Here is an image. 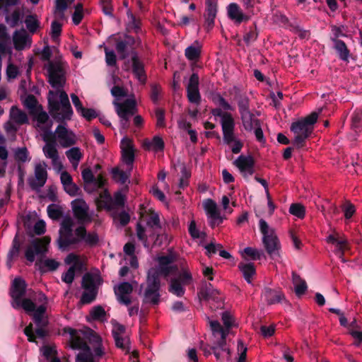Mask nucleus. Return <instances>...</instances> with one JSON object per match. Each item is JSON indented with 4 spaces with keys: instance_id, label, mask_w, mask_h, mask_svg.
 Returning a JSON list of instances; mask_svg holds the SVG:
<instances>
[{
    "instance_id": "6ab92c4d",
    "label": "nucleus",
    "mask_w": 362,
    "mask_h": 362,
    "mask_svg": "<svg viewBox=\"0 0 362 362\" xmlns=\"http://www.w3.org/2000/svg\"><path fill=\"white\" fill-rule=\"evenodd\" d=\"M49 138L51 142H47V144L43 147V152L45 156L52 159V163L56 165L59 160V153L56 148V144L54 135L50 133Z\"/></svg>"
},
{
    "instance_id": "ddd939ff",
    "label": "nucleus",
    "mask_w": 362,
    "mask_h": 362,
    "mask_svg": "<svg viewBox=\"0 0 362 362\" xmlns=\"http://www.w3.org/2000/svg\"><path fill=\"white\" fill-rule=\"evenodd\" d=\"M122 157L124 163L131 169L135 160V153L131 141L124 138L121 141Z\"/></svg>"
},
{
    "instance_id": "f8f14e48",
    "label": "nucleus",
    "mask_w": 362,
    "mask_h": 362,
    "mask_svg": "<svg viewBox=\"0 0 362 362\" xmlns=\"http://www.w3.org/2000/svg\"><path fill=\"white\" fill-rule=\"evenodd\" d=\"M71 208L75 218L80 223L90 221L88 214V206L83 199H76L73 200Z\"/></svg>"
},
{
    "instance_id": "603ef678",
    "label": "nucleus",
    "mask_w": 362,
    "mask_h": 362,
    "mask_svg": "<svg viewBox=\"0 0 362 362\" xmlns=\"http://www.w3.org/2000/svg\"><path fill=\"white\" fill-rule=\"evenodd\" d=\"M176 279H179L180 282L182 283L184 286L190 284L192 281V276L189 269L180 271L178 277Z\"/></svg>"
},
{
    "instance_id": "5fc2aeb1",
    "label": "nucleus",
    "mask_w": 362,
    "mask_h": 362,
    "mask_svg": "<svg viewBox=\"0 0 362 362\" xmlns=\"http://www.w3.org/2000/svg\"><path fill=\"white\" fill-rule=\"evenodd\" d=\"M112 1V0H100L103 13L110 18H114Z\"/></svg>"
},
{
    "instance_id": "1a4fd4ad",
    "label": "nucleus",
    "mask_w": 362,
    "mask_h": 362,
    "mask_svg": "<svg viewBox=\"0 0 362 362\" xmlns=\"http://www.w3.org/2000/svg\"><path fill=\"white\" fill-rule=\"evenodd\" d=\"M131 64L133 74L141 83H145L146 82L147 76L144 64L135 50H132L131 52Z\"/></svg>"
},
{
    "instance_id": "dca6fc26",
    "label": "nucleus",
    "mask_w": 362,
    "mask_h": 362,
    "mask_svg": "<svg viewBox=\"0 0 362 362\" xmlns=\"http://www.w3.org/2000/svg\"><path fill=\"white\" fill-rule=\"evenodd\" d=\"M14 48L18 50H23L28 45L30 46L31 40L25 29L16 30L13 35Z\"/></svg>"
},
{
    "instance_id": "f257e3e1",
    "label": "nucleus",
    "mask_w": 362,
    "mask_h": 362,
    "mask_svg": "<svg viewBox=\"0 0 362 362\" xmlns=\"http://www.w3.org/2000/svg\"><path fill=\"white\" fill-rule=\"evenodd\" d=\"M51 57L50 47L46 45L41 52V59L48 62L46 66L47 81L53 88L57 89L50 90L48 93L49 112L54 120L62 122L64 120H70L74 112L68 95L62 90L66 81V71L64 64L62 62L51 61Z\"/></svg>"
},
{
    "instance_id": "680f3d73",
    "label": "nucleus",
    "mask_w": 362,
    "mask_h": 362,
    "mask_svg": "<svg viewBox=\"0 0 362 362\" xmlns=\"http://www.w3.org/2000/svg\"><path fill=\"white\" fill-rule=\"evenodd\" d=\"M86 338L89 343L92 344L94 346L102 344L101 337L93 330L89 329Z\"/></svg>"
},
{
    "instance_id": "3c124183",
    "label": "nucleus",
    "mask_w": 362,
    "mask_h": 362,
    "mask_svg": "<svg viewBox=\"0 0 362 362\" xmlns=\"http://www.w3.org/2000/svg\"><path fill=\"white\" fill-rule=\"evenodd\" d=\"M29 152L26 147L18 148L14 153L15 159L21 163H25L27 160H30L28 158Z\"/></svg>"
},
{
    "instance_id": "a18cd8bd",
    "label": "nucleus",
    "mask_w": 362,
    "mask_h": 362,
    "mask_svg": "<svg viewBox=\"0 0 362 362\" xmlns=\"http://www.w3.org/2000/svg\"><path fill=\"white\" fill-rule=\"evenodd\" d=\"M72 221L71 219H66L62 223V228L59 230V237H70L73 235Z\"/></svg>"
},
{
    "instance_id": "9b49d317",
    "label": "nucleus",
    "mask_w": 362,
    "mask_h": 362,
    "mask_svg": "<svg viewBox=\"0 0 362 362\" xmlns=\"http://www.w3.org/2000/svg\"><path fill=\"white\" fill-rule=\"evenodd\" d=\"M205 5L204 26L206 31L209 32L214 26V21L218 12V2L217 0H206Z\"/></svg>"
},
{
    "instance_id": "412c9836",
    "label": "nucleus",
    "mask_w": 362,
    "mask_h": 362,
    "mask_svg": "<svg viewBox=\"0 0 362 362\" xmlns=\"http://www.w3.org/2000/svg\"><path fill=\"white\" fill-rule=\"evenodd\" d=\"M146 211H141L139 218H144L146 216ZM147 213L148 216H146V226L152 229L160 228L161 226L160 223L159 215L156 212H155L154 210H153L152 209H149Z\"/></svg>"
},
{
    "instance_id": "39448f33",
    "label": "nucleus",
    "mask_w": 362,
    "mask_h": 362,
    "mask_svg": "<svg viewBox=\"0 0 362 362\" xmlns=\"http://www.w3.org/2000/svg\"><path fill=\"white\" fill-rule=\"evenodd\" d=\"M116 112L121 119V125L124 129L129 127V119L136 111V103L134 99H126L123 103L115 102Z\"/></svg>"
},
{
    "instance_id": "7c9ffc66",
    "label": "nucleus",
    "mask_w": 362,
    "mask_h": 362,
    "mask_svg": "<svg viewBox=\"0 0 362 362\" xmlns=\"http://www.w3.org/2000/svg\"><path fill=\"white\" fill-rule=\"evenodd\" d=\"M81 175L84 182V190L88 193H92L93 189L90 188L95 180V177L92 170L90 168H86L82 171Z\"/></svg>"
},
{
    "instance_id": "c85d7f7f",
    "label": "nucleus",
    "mask_w": 362,
    "mask_h": 362,
    "mask_svg": "<svg viewBox=\"0 0 362 362\" xmlns=\"http://www.w3.org/2000/svg\"><path fill=\"white\" fill-rule=\"evenodd\" d=\"M239 269L242 272L245 281L250 284L253 276L256 274V269L253 263H240L238 264Z\"/></svg>"
},
{
    "instance_id": "a878e982",
    "label": "nucleus",
    "mask_w": 362,
    "mask_h": 362,
    "mask_svg": "<svg viewBox=\"0 0 362 362\" xmlns=\"http://www.w3.org/2000/svg\"><path fill=\"white\" fill-rule=\"evenodd\" d=\"M204 209L209 214L211 218L218 220V224L222 223L223 218L221 216V214L217 209V205L214 200L208 199L204 203Z\"/></svg>"
},
{
    "instance_id": "393cba45",
    "label": "nucleus",
    "mask_w": 362,
    "mask_h": 362,
    "mask_svg": "<svg viewBox=\"0 0 362 362\" xmlns=\"http://www.w3.org/2000/svg\"><path fill=\"white\" fill-rule=\"evenodd\" d=\"M234 164L238 168L241 173H243L244 171H246L247 169L255 166V159L250 155L247 156L240 155L235 160Z\"/></svg>"
},
{
    "instance_id": "423d86ee",
    "label": "nucleus",
    "mask_w": 362,
    "mask_h": 362,
    "mask_svg": "<svg viewBox=\"0 0 362 362\" xmlns=\"http://www.w3.org/2000/svg\"><path fill=\"white\" fill-rule=\"evenodd\" d=\"M290 129L295 134L293 144L297 148H303L306 139L313 132V127H308L301 119L291 124Z\"/></svg>"
},
{
    "instance_id": "37998d69",
    "label": "nucleus",
    "mask_w": 362,
    "mask_h": 362,
    "mask_svg": "<svg viewBox=\"0 0 362 362\" xmlns=\"http://www.w3.org/2000/svg\"><path fill=\"white\" fill-rule=\"evenodd\" d=\"M185 54L189 60L196 61L200 57L201 49L199 47L191 45L185 49Z\"/></svg>"
},
{
    "instance_id": "473e14b6",
    "label": "nucleus",
    "mask_w": 362,
    "mask_h": 362,
    "mask_svg": "<svg viewBox=\"0 0 362 362\" xmlns=\"http://www.w3.org/2000/svg\"><path fill=\"white\" fill-rule=\"evenodd\" d=\"M202 299L209 300L210 299L215 300L217 296L219 294L218 290L214 289L211 284H206L205 286L203 287L199 292Z\"/></svg>"
},
{
    "instance_id": "58836bf2",
    "label": "nucleus",
    "mask_w": 362,
    "mask_h": 362,
    "mask_svg": "<svg viewBox=\"0 0 362 362\" xmlns=\"http://www.w3.org/2000/svg\"><path fill=\"white\" fill-rule=\"evenodd\" d=\"M47 306L45 305H40L33 311V320L37 326H45L47 322H44L42 319L46 312Z\"/></svg>"
},
{
    "instance_id": "4468645a",
    "label": "nucleus",
    "mask_w": 362,
    "mask_h": 362,
    "mask_svg": "<svg viewBox=\"0 0 362 362\" xmlns=\"http://www.w3.org/2000/svg\"><path fill=\"white\" fill-rule=\"evenodd\" d=\"M35 179L30 178L28 184L32 189L37 190L43 187L47 181V170L41 164H37L35 168Z\"/></svg>"
},
{
    "instance_id": "bb28decb",
    "label": "nucleus",
    "mask_w": 362,
    "mask_h": 362,
    "mask_svg": "<svg viewBox=\"0 0 362 362\" xmlns=\"http://www.w3.org/2000/svg\"><path fill=\"white\" fill-rule=\"evenodd\" d=\"M98 208H104L110 211L112 209V198L107 189H104L96 199Z\"/></svg>"
},
{
    "instance_id": "0eeeda50",
    "label": "nucleus",
    "mask_w": 362,
    "mask_h": 362,
    "mask_svg": "<svg viewBox=\"0 0 362 362\" xmlns=\"http://www.w3.org/2000/svg\"><path fill=\"white\" fill-rule=\"evenodd\" d=\"M177 255L170 252L167 255H163L158 257V269L162 276L168 277L171 274L177 275L179 272V266L177 264L173 263L177 261Z\"/></svg>"
},
{
    "instance_id": "69168bd1",
    "label": "nucleus",
    "mask_w": 362,
    "mask_h": 362,
    "mask_svg": "<svg viewBox=\"0 0 362 362\" xmlns=\"http://www.w3.org/2000/svg\"><path fill=\"white\" fill-rule=\"evenodd\" d=\"M247 348L244 345L242 340L238 342V351L240 352L237 362H245L247 358Z\"/></svg>"
},
{
    "instance_id": "79ce46f5",
    "label": "nucleus",
    "mask_w": 362,
    "mask_h": 362,
    "mask_svg": "<svg viewBox=\"0 0 362 362\" xmlns=\"http://www.w3.org/2000/svg\"><path fill=\"white\" fill-rule=\"evenodd\" d=\"M27 29L31 33H35L40 27V23L35 15H28L25 20Z\"/></svg>"
},
{
    "instance_id": "bf43d9fd",
    "label": "nucleus",
    "mask_w": 362,
    "mask_h": 362,
    "mask_svg": "<svg viewBox=\"0 0 362 362\" xmlns=\"http://www.w3.org/2000/svg\"><path fill=\"white\" fill-rule=\"evenodd\" d=\"M76 265L71 266L68 270L64 273L62 276V280L69 284H71L75 276Z\"/></svg>"
},
{
    "instance_id": "7ed1b4c3",
    "label": "nucleus",
    "mask_w": 362,
    "mask_h": 362,
    "mask_svg": "<svg viewBox=\"0 0 362 362\" xmlns=\"http://www.w3.org/2000/svg\"><path fill=\"white\" fill-rule=\"evenodd\" d=\"M160 276H162V274L157 267L151 268L148 271L146 288L144 291V303L158 305L160 303Z\"/></svg>"
},
{
    "instance_id": "8fccbe9b",
    "label": "nucleus",
    "mask_w": 362,
    "mask_h": 362,
    "mask_svg": "<svg viewBox=\"0 0 362 362\" xmlns=\"http://www.w3.org/2000/svg\"><path fill=\"white\" fill-rule=\"evenodd\" d=\"M98 294V290H86L81 297V302L83 304H90L94 301Z\"/></svg>"
},
{
    "instance_id": "a19ab883",
    "label": "nucleus",
    "mask_w": 362,
    "mask_h": 362,
    "mask_svg": "<svg viewBox=\"0 0 362 362\" xmlns=\"http://www.w3.org/2000/svg\"><path fill=\"white\" fill-rule=\"evenodd\" d=\"M81 286L85 290H98L95 284V279L90 273H86L83 275Z\"/></svg>"
},
{
    "instance_id": "052dcab7",
    "label": "nucleus",
    "mask_w": 362,
    "mask_h": 362,
    "mask_svg": "<svg viewBox=\"0 0 362 362\" xmlns=\"http://www.w3.org/2000/svg\"><path fill=\"white\" fill-rule=\"evenodd\" d=\"M62 23L57 22V21H54L51 24V37L52 39L55 41L62 33Z\"/></svg>"
},
{
    "instance_id": "09e8293b",
    "label": "nucleus",
    "mask_w": 362,
    "mask_h": 362,
    "mask_svg": "<svg viewBox=\"0 0 362 362\" xmlns=\"http://www.w3.org/2000/svg\"><path fill=\"white\" fill-rule=\"evenodd\" d=\"M254 28L250 27L249 32L245 34L243 36V40L249 45L252 42H255L258 37V32L257 31V25L255 23L253 24Z\"/></svg>"
},
{
    "instance_id": "cd10ccee",
    "label": "nucleus",
    "mask_w": 362,
    "mask_h": 362,
    "mask_svg": "<svg viewBox=\"0 0 362 362\" xmlns=\"http://www.w3.org/2000/svg\"><path fill=\"white\" fill-rule=\"evenodd\" d=\"M292 280L295 286V293L296 296L298 297L303 296L308 289L305 281L302 279L300 276L294 272H292Z\"/></svg>"
},
{
    "instance_id": "de8ad7c7",
    "label": "nucleus",
    "mask_w": 362,
    "mask_h": 362,
    "mask_svg": "<svg viewBox=\"0 0 362 362\" xmlns=\"http://www.w3.org/2000/svg\"><path fill=\"white\" fill-rule=\"evenodd\" d=\"M336 249L334 253L338 255L339 258H342L344 256V253L346 250H349V245L346 238L341 239L339 242L335 245Z\"/></svg>"
},
{
    "instance_id": "49530a36",
    "label": "nucleus",
    "mask_w": 362,
    "mask_h": 362,
    "mask_svg": "<svg viewBox=\"0 0 362 362\" xmlns=\"http://www.w3.org/2000/svg\"><path fill=\"white\" fill-rule=\"evenodd\" d=\"M289 212L291 214L299 218H303L305 214V207L298 203L292 204L289 208Z\"/></svg>"
},
{
    "instance_id": "6e6d98bb",
    "label": "nucleus",
    "mask_w": 362,
    "mask_h": 362,
    "mask_svg": "<svg viewBox=\"0 0 362 362\" xmlns=\"http://www.w3.org/2000/svg\"><path fill=\"white\" fill-rule=\"evenodd\" d=\"M90 315L95 320H103L106 315V312L101 305H97L90 311Z\"/></svg>"
},
{
    "instance_id": "ea45409f",
    "label": "nucleus",
    "mask_w": 362,
    "mask_h": 362,
    "mask_svg": "<svg viewBox=\"0 0 362 362\" xmlns=\"http://www.w3.org/2000/svg\"><path fill=\"white\" fill-rule=\"evenodd\" d=\"M66 156L71 163H73V161L76 162V167L78 166L79 160L83 157V154L78 147H72L66 151Z\"/></svg>"
},
{
    "instance_id": "9d476101",
    "label": "nucleus",
    "mask_w": 362,
    "mask_h": 362,
    "mask_svg": "<svg viewBox=\"0 0 362 362\" xmlns=\"http://www.w3.org/2000/svg\"><path fill=\"white\" fill-rule=\"evenodd\" d=\"M26 288V282L22 278L16 277L13 281L11 288V296L16 303V305H13L14 308H18L20 307L21 299L25 296Z\"/></svg>"
},
{
    "instance_id": "5701e85b",
    "label": "nucleus",
    "mask_w": 362,
    "mask_h": 362,
    "mask_svg": "<svg viewBox=\"0 0 362 362\" xmlns=\"http://www.w3.org/2000/svg\"><path fill=\"white\" fill-rule=\"evenodd\" d=\"M240 115L244 129L247 132H252L254 126L259 125L260 120L255 119L254 114L251 111L243 112Z\"/></svg>"
},
{
    "instance_id": "6e6552de",
    "label": "nucleus",
    "mask_w": 362,
    "mask_h": 362,
    "mask_svg": "<svg viewBox=\"0 0 362 362\" xmlns=\"http://www.w3.org/2000/svg\"><path fill=\"white\" fill-rule=\"evenodd\" d=\"M199 78L197 73H193L189 78L187 86V96L191 103L199 105L201 102V95L199 90Z\"/></svg>"
},
{
    "instance_id": "f03ea898",
    "label": "nucleus",
    "mask_w": 362,
    "mask_h": 362,
    "mask_svg": "<svg viewBox=\"0 0 362 362\" xmlns=\"http://www.w3.org/2000/svg\"><path fill=\"white\" fill-rule=\"evenodd\" d=\"M259 226L263 235L262 243L267 254L272 259L278 260L280 257L281 244L274 229L269 228L268 223L264 219L259 220Z\"/></svg>"
},
{
    "instance_id": "e433bc0d",
    "label": "nucleus",
    "mask_w": 362,
    "mask_h": 362,
    "mask_svg": "<svg viewBox=\"0 0 362 362\" xmlns=\"http://www.w3.org/2000/svg\"><path fill=\"white\" fill-rule=\"evenodd\" d=\"M81 240L76 237H59L57 243L59 248L62 250H65L68 247L79 243Z\"/></svg>"
},
{
    "instance_id": "4d7b16f0",
    "label": "nucleus",
    "mask_w": 362,
    "mask_h": 362,
    "mask_svg": "<svg viewBox=\"0 0 362 362\" xmlns=\"http://www.w3.org/2000/svg\"><path fill=\"white\" fill-rule=\"evenodd\" d=\"M133 291L132 285L129 282H122L119 284L116 295H129Z\"/></svg>"
},
{
    "instance_id": "2eb2a0df",
    "label": "nucleus",
    "mask_w": 362,
    "mask_h": 362,
    "mask_svg": "<svg viewBox=\"0 0 362 362\" xmlns=\"http://www.w3.org/2000/svg\"><path fill=\"white\" fill-rule=\"evenodd\" d=\"M227 12L228 18L238 25L250 19V16L244 14L236 3L230 4L227 7Z\"/></svg>"
},
{
    "instance_id": "f3484780",
    "label": "nucleus",
    "mask_w": 362,
    "mask_h": 362,
    "mask_svg": "<svg viewBox=\"0 0 362 362\" xmlns=\"http://www.w3.org/2000/svg\"><path fill=\"white\" fill-rule=\"evenodd\" d=\"M221 123L223 139L225 144L230 145L236 139L235 138V121L233 118L229 117L228 121Z\"/></svg>"
},
{
    "instance_id": "4c0bfd02",
    "label": "nucleus",
    "mask_w": 362,
    "mask_h": 362,
    "mask_svg": "<svg viewBox=\"0 0 362 362\" xmlns=\"http://www.w3.org/2000/svg\"><path fill=\"white\" fill-rule=\"evenodd\" d=\"M74 1V0H56L54 13L58 14L60 19L64 18V11L67 9L69 4Z\"/></svg>"
},
{
    "instance_id": "b1692460",
    "label": "nucleus",
    "mask_w": 362,
    "mask_h": 362,
    "mask_svg": "<svg viewBox=\"0 0 362 362\" xmlns=\"http://www.w3.org/2000/svg\"><path fill=\"white\" fill-rule=\"evenodd\" d=\"M143 147L145 150L150 151L151 148L155 151H163L165 147L163 139L159 136H154L152 141L146 139L143 141Z\"/></svg>"
},
{
    "instance_id": "0e129e2a",
    "label": "nucleus",
    "mask_w": 362,
    "mask_h": 362,
    "mask_svg": "<svg viewBox=\"0 0 362 362\" xmlns=\"http://www.w3.org/2000/svg\"><path fill=\"white\" fill-rule=\"evenodd\" d=\"M115 339V345L117 348H119L127 352L129 351V347L127 345L129 339L122 336L113 337Z\"/></svg>"
},
{
    "instance_id": "c03bdc74",
    "label": "nucleus",
    "mask_w": 362,
    "mask_h": 362,
    "mask_svg": "<svg viewBox=\"0 0 362 362\" xmlns=\"http://www.w3.org/2000/svg\"><path fill=\"white\" fill-rule=\"evenodd\" d=\"M238 107L239 113L250 112V99L247 96L240 95L238 98Z\"/></svg>"
},
{
    "instance_id": "72a5a7b5",
    "label": "nucleus",
    "mask_w": 362,
    "mask_h": 362,
    "mask_svg": "<svg viewBox=\"0 0 362 362\" xmlns=\"http://www.w3.org/2000/svg\"><path fill=\"white\" fill-rule=\"evenodd\" d=\"M3 12L6 15V22L9 25L11 28L16 27L19 22L21 21L23 15L19 9H15L11 15L8 14L9 11L7 13H6L4 11Z\"/></svg>"
},
{
    "instance_id": "aec40b11",
    "label": "nucleus",
    "mask_w": 362,
    "mask_h": 362,
    "mask_svg": "<svg viewBox=\"0 0 362 362\" xmlns=\"http://www.w3.org/2000/svg\"><path fill=\"white\" fill-rule=\"evenodd\" d=\"M134 42V38L129 35H126L124 40H117L115 48L120 58L125 59L128 57L127 48L133 46Z\"/></svg>"
},
{
    "instance_id": "c756f323",
    "label": "nucleus",
    "mask_w": 362,
    "mask_h": 362,
    "mask_svg": "<svg viewBox=\"0 0 362 362\" xmlns=\"http://www.w3.org/2000/svg\"><path fill=\"white\" fill-rule=\"evenodd\" d=\"M132 169L129 168L127 171H123L118 168H114L112 170V178L122 185L125 184L131 176V171Z\"/></svg>"
},
{
    "instance_id": "c9c22d12",
    "label": "nucleus",
    "mask_w": 362,
    "mask_h": 362,
    "mask_svg": "<svg viewBox=\"0 0 362 362\" xmlns=\"http://www.w3.org/2000/svg\"><path fill=\"white\" fill-rule=\"evenodd\" d=\"M48 216L52 220H59L64 216V211L62 206L51 204L47 207Z\"/></svg>"
},
{
    "instance_id": "774afa93",
    "label": "nucleus",
    "mask_w": 362,
    "mask_h": 362,
    "mask_svg": "<svg viewBox=\"0 0 362 362\" xmlns=\"http://www.w3.org/2000/svg\"><path fill=\"white\" fill-rule=\"evenodd\" d=\"M78 113H80L81 116L86 118L88 121H91L98 117L97 112L93 108L83 107Z\"/></svg>"
},
{
    "instance_id": "4be33fe9",
    "label": "nucleus",
    "mask_w": 362,
    "mask_h": 362,
    "mask_svg": "<svg viewBox=\"0 0 362 362\" xmlns=\"http://www.w3.org/2000/svg\"><path fill=\"white\" fill-rule=\"evenodd\" d=\"M334 49L337 52L339 58L344 62H349L350 50L348 49L346 43L341 40L332 39Z\"/></svg>"
},
{
    "instance_id": "864d4df0",
    "label": "nucleus",
    "mask_w": 362,
    "mask_h": 362,
    "mask_svg": "<svg viewBox=\"0 0 362 362\" xmlns=\"http://www.w3.org/2000/svg\"><path fill=\"white\" fill-rule=\"evenodd\" d=\"M189 233L194 239L197 238H204L206 237V233L204 232H200L197 228L196 226V223L194 221H192L189 226Z\"/></svg>"
},
{
    "instance_id": "13d9d810",
    "label": "nucleus",
    "mask_w": 362,
    "mask_h": 362,
    "mask_svg": "<svg viewBox=\"0 0 362 362\" xmlns=\"http://www.w3.org/2000/svg\"><path fill=\"white\" fill-rule=\"evenodd\" d=\"M62 146L67 148L74 145L76 142V136L72 132L67 133L64 138H61Z\"/></svg>"
},
{
    "instance_id": "2f4dec72",
    "label": "nucleus",
    "mask_w": 362,
    "mask_h": 362,
    "mask_svg": "<svg viewBox=\"0 0 362 362\" xmlns=\"http://www.w3.org/2000/svg\"><path fill=\"white\" fill-rule=\"evenodd\" d=\"M10 117L15 122L19 124H25L28 122L26 113L16 106H12L11 108Z\"/></svg>"
},
{
    "instance_id": "f704fd0d",
    "label": "nucleus",
    "mask_w": 362,
    "mask_h": 362,
    "mask_svg": "<svg viewBox=\"0 0 362 362\" xmlns=\"http://www.w3.org/2000/svg\"><path fill=\"white\" fill-rule=\"evenodd\" d=\"M177 279H172L168 288V291L177 297H182L185 292V289Z\"/></svg>"
},
{
    "instance_id": "a211bd4d",
    "label": "nucleus",
    "mask_w": 362,
    "mask_h": 362,
    "mask_svg": "<svg viewBox=\"0 0 362 362\" xmlns=\"http://www.w3.org/2000/svg\"><path fill=\"white\" fill-rule=\"evenodd\" d=\"M262 296L268 305L281 303L285 299L284 294L280 290L270 288H265L262 291Z\"/></svg>"
},
{
    "instance_id": "338daca9",
    "label": "nucleus",
    "mask_w": 362,
    "mask_h": 362,
    "mask_svg": "<svg viewBox=\"0 0 362 362\" xmlns=\"http://www.w3.org/2000/svg\"><path fill=\"white\" fill-rule=\"evenodd\" d=\"M64 262L66 264H71L74 263V265H76V269H79L81 267V263L80 262L79 257L74 253L69 254L65 258Z\"/></svg>"
},
{
    "instance_id": "e2e57ef3",
    "label": "nucleus",
    "mask_w": 362,
    "mask_h": 362,
    "mask_svg": "<svg viewBox=\"0 0 362 362\" xmlns=\"http://www.w3.org/2000/svg\"><path fill=\"white\" fill-rule=\"evenodd\" d=\"M165 111L163 108H157L156 110V126L158 127H165Z\"/></svg>"
},
{
    "instance_id": "20e7f679",
    "label": "nucleus",
    "mask_w": 362,
    "mask_h": 362,
    "mask_svg": "<svg viewBox=\"0 0 362 362\" xmlns=\"http://www.w3.org/2000/svg\"><path fill=\"white\" fill-rule=\"evenodd\" d=\"M50 240L51 238L49 236L33 239L25 251L26 259L30 262H33L35 255H44L47 251V245Z\"/></svg>"
}]
</instances>
